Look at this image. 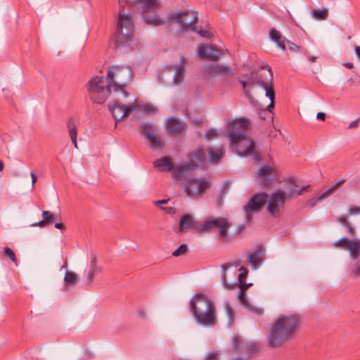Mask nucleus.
I'll use <instances>...</instances> for the list:
<instances>
[{"mask_svg":"<svg viewBox=\"0 0 360 360\" xmlns=\"http://www.w3.org/2000/svg\"><path fill=\"white\" fill-rule=\"evenodd\" d=\"M288 200L285 191L278 188L272 192L266 200V209L268 212L274 217H279Z\"/></svg>","mask_w":360,"mask_h":360,"instance_id":"9b49d317","label":"nucleus"},{"mask_svg":"<svg viewBox=\"0 0 360 360\" xmlns=\"http://www.w3.org/2000/svg\"><path fill=\"white\" fill-rule=\"evenodd\" d=\"M216 131L213 129L207 130L205 133V136L207 139L213 138L216 136Z\"/></svg>","mask_w":360,"mask_h":360,"instance_id":"5fc2aeb1","label":"nucleus"},{"mask_svg":"<svg viewBox=\"0 0 360 360\" xmlns=\"http://www.w3.org/2000/svg\"><path fill=\"white\" fill-rule=\"evenodd\" d=\"M344 182L345 180L338 181L335 184L330 186L328 189L330 191V192H332V193H333L338 189V187H340L341 185L344 184Z\"/></svg>","mask_w":360,"mask_h":360,"instance_id":"3c124183","label":"nucleus"},{"mask_svg":"<svg viewBox=\"0 0 360 360\" xmlns=\"http://www.w3.org/2000/svg\"><path fill=\"white\" fill-rule=\"evenodd\" d=\"M167 131L169 135L177 136L186 130L185 122H180L174 117H169L167 122Z\"/></svg>","mask_w":360,"mask_h":360,"instance_id":"393cba45","label":"nucleus"},{"mask_svg":"<svg viewBox=\"0 0 360 360\" xmlns=\"http://www.w3.org/2000/svg\"><path fill=\"white\" fill-rule=\"evenodd\" d=\"M249 125V120L241 118L236 121H230L228 127L231 129L229 132L230 138V146L233 150L240 157H252L254 162H259V155L255 151V142L252 139L247 136L243 131L234 130L237 127L246 128Z\"/></svg>","mask_w":360,"mask_h":360,"instance_id":"f03ea898","label":"nucleus"},{"mask_svg":"<svg viewBox=\"0 0 360 360\" xmlns=\"http://www.w3.org/2000/svg\"><path fill=\"white\" fill-rule=\"evenodd\" d=\"M316 118L318 120H325L326 119V115L324 112H319L316 114Z\"/></svg>","mask_w":360,"mask_h":360,"instance_id":"13d9d810","label":"nucleus"},{"mask_svg":"<svg viewBox=\"0 0 360 360\" xmlns=\"http://www.w3.org/2000/svg\"><path fill=\"white\" fill-rule=\"evenodd\" d=\"M359 121H360V118L356 119V120H355L352 121V122L349 124V129H352V128H356V127H357V126H358V124H359Z\"/></svg>","mask_w":360,"mask_h":360,"instance_id":"4d7b16f0","label":"nucleus"},{"mask_svg":"<svg viewBox=\"0 0 360 360\" xmlns=\"http://www.w3.org/2000/svg\"><path fill=\"white\" fill-rule=\"evenodd\" d=\"M227 53V49H216L208 45H201L198 47L199 57L211 59L212 60H217L221 56H224Z\"/></svg>","mask_w":360,"mask_h":360,"instance_id":"412c9836","label":"nucleus"},{"mask_svg":"<svg viewBox=\"0 0 360 360\" xmlns=\"http://www.w3.org/2000/svg\"><path fill=\"white\" fill-rule=\"evenodd\" d=\"M195 33L198 34L200 36H201L203 38L209 39L212 37V34L208 30H202V29H198L197 27V31L194 32Z\"/></svg>","mask_w":360,"mask_h":360,"instance_id":"09e8293b","label":"nucleus"},{"mask_svg":"<svg viewBox=\"0 0 360 360\" xmlns=\"http://www.w3.org/2000/svg\"><path fill=\"white\" fill-rule=\"evenodd\" d=\"M233 348L238 354L239 359H243L255 353L259 347L254 342H245L240 338L235 336L233 338Z\"/></svg>","mask_w":360,"mask_h":360,"instance_id":"dca6fc26","label":"nucleus"},{"mask_svg":"<svg viewBox=\"0 0 360 360\" xmlns=\"http://www.w3.org/2000/svg\"><path fill=\"white\" fill-rule=\"evenodd\" d=\"M187 249V245L185 244H182L172 252V256L179 257L180 255H182L186 252Z\"/></svg>","mask_w":360,"mask_h":360,"instance_id":"49530a36","label":"nucleus"},{"mask_svg":"<svg viewBox=\"0 0 360 360\" xmlns=\"http://www.w3.org/2000/svg\"><path fill=\"white\" fill-rule=\"evenodd\" d=\"M204 360H218L217 354L216 352H210L205 356Z\"/></svg>","mask_w":360,"mask_h":360,"instance_id":"864d4df0","label":"nucleus"},{"mask_svg":"<svg viewBox=\"0 0 360 360\" xmlns=\"http://www.w3.org/2000/svg\"><path fill=\"white\" fill-rule=\"evenodd\" d=\"M103 271V267L98 264L96 257L91 255L90 264L86 274V284L87 285H91L95 276L98 274H101Z\"/></svg>","mask_w":360,"mask_h":360,"instance_id":"4be33fe9","label":"nucleus"},{"mask_svg":"<svg viewBox=\"0 0 360 360\" xmlns=\"http://www.w3.org/2000/svg\"><path fill=\"white\" fill-rule=\"evenodd\" d=\"M240 274L238 276V282H239V288L240 291L238 294V298L240 301V303L248 311L255 314L257 315H262L264 314V309L262 307L254 306L251 304L246 298L245 290L248 289L249 286L252 285V283H245L243 282V280L246 278L248 271L246 268L241 266L239 269Z\"/></svg>","mask_w":360,"mask_h":360,"instance_id":"1a4fd4ad","label":"nucleus"},{"mask_svg":"<svg viewBox=\"0 0 360 360\" xmlns=\"http://www.w3.org/2000/svg\"><path fill=\"white\" fill-rule=\"evenodd\" d=\"M229 267V265L228 264H224L221 265V268L222 269L224 270V273L222 274L221 275V282H222V284L224 285V286L226 288V289H232L236 285H237L236 283H229L226 281V269Z\"/></svg>","mask_w":360,"mask_h":360,"instance_id":"58836bf2","label":"nucleus"},{"mask_svg":"<svg viewBox=\"0 0 360 360\" xmlns=\"http://www.w3.org/2000/svg\"><path fill=\"white\" fill-rule=\"evenodd\" d=\"M316 56H311L309 57V60L311 62V63H314L316 61Z\"/></svg>","mask_w":360,"mask_h":360,"instance_id":"0e129e2a","label":"nucleus"},{"mask_svg":"<svg viewBox=\"0 0 360 360\" xmlns=\"http://www.w3.org/2000/svg\"><path fill=\"white\" fill-rule=\"evenodd\" d=\"M207 158L205 150L202 148H198L188 154L187 162L181 163L176 165L173 174V179H182L186 174L199 165H202Z\"/></svg>","mask_w":360,"mask_h":360,"instance_id":"423d86ee","label":"nucleus"},{"mask_svg":"<svg viewBox=\"0 0 360 360\" xmlns=\"http://www.w3.org/2000/svg\"><path fill=\"white\" fill-rule=\"evenodd\" d=\"M90 99L96 103H103L110 94L111 89L109 84L105 82L103 77L96 76L91 78L86 85Z\"/></svg>","mask_w":360,"mask_h":360,"instance_id":"0eeeda50","label":"nucleus"},{"mask_svg":"<svg viewBox=\"0 0 360 360\" xmlns=\"http://www.w3.org/2000/svg\"><path fill=\"white\" fill-rule=\"evenodd\" d=\"M190 309L199 325L212 326L216 323L215 305L207 295L197 293L190 302Z\"/></svg>","mask_w":360,"mask_h":360,"instance_id":"7ed1b4c3","label":"nucleus"},{"mask_svg":"<svg viewBox=\"0 0 360 360\" xmlns=\"http://www.w3.org/2000/svg\"><path fill=\"white\" fill-rule=\"evenodd\" d=\"M160 209L165 212L168 214L173 215L176 213V209L173 207H162L160 206Z\"/></svg>","mask_w":360,"mask_h":360,"instance_id":"8fccbe9b","label":"nucleus"},{"mask_svg":"<svg viewBox=\"0 0 360 360\" xmlns=\"http://www.w3.org/2000/svg\"><path fill=\"white\" fill-rule=\"evenodd\" d=\"M170 25H176L181 33L197 31L198 12L191 10H177L169 13Z\"/></svg>","mask_w":360,"mask_h":360,"instance_id":"39448f33","label":"nucleus"},{"mask_svg":"<svg viewBox=\"0 0 360 360\" xmlns=\"http://www.w3.org/2000/svg\"><path fill=\"white\" fill-rule=\"evenodd\" d=\"M209 159L211 162L216 163L220 160L224 154L223 147L210 148L208 150Z\"/></svg>","mask_w":360,"mask_h":360,"instance_id":"473e14b6","label":"nucleus"},{"mask_svg":"<svg viewBox=\"0 0 360 360\" xmlns=\"http://www.w3.org/2000/svg\"><path fill=\"white\" fill-rule=\"evenodd\" d=\"M311 17L317 20H325L328 17V9L321 8L320 9H312L311 11Z\"/></svg>","mask_w":360,"mask_h":360,"instance_id":"72a5a7b5","label":"nucleus"},{"mask_svg":"<svg viewBox=\"0 0 360 360\" xmlns=\"http://www.w3.org/2000/svg\"><path fill=\"white\" fill-rule=\"evenodd\" d=\"M55 227L56 229H62L63 227V224L62 223H56L55 224Z\"/></svg>","mask_w":360,"mask_h":360,"instance_id":"69168bd1","label":"nucleus"},{"mask_svg":"<svg viewBox=\"0 0 360 360\" xmlns=\"http://www.w3.org/2000/svg\"><path fill=\"white\" fill-rule=\"evenodd\" d=\"M122 6H120V10ZM133 22L131 16L129 14L120 13L117 28L115 34V44L117 46H130L132 38Z\"/></svg>","mask_w":360,"mask_h":360,"instance_id":"6e6552de","label":"nucleus"},{"mask_svg":"<svg viewBox=\"0 0 360 360\" xmlns=\"http://www.w3.org/2000/svg\"><path fill=\"white\" fill-rule=\"evenodd\" d=\"M3 252L6 257L10 259L15 264V265H17V259L15 253L10 248H4Z\"/></svg>","mask_w":360,"mask_h":360,"instance_id":"37998d69","label":"nucleus"},{"mask_svg":"<svg viewBox=\"0 0 360 360\" xmlns=\"http://www.w3.org/2000/svg\"><path fill=\"white\" fill-rule=\"evenodd\" d=\"M252 81H256L257 84L259 85L264 91L265 96L269 98L270 103L267 105L266 109L268 111L271 112V109L274 107V98L275 94L272 87V85L269 84L268 82H264L260 78L251 79L248 82L241 81L240 83L243 85L244 89H245L247 86H250L252 84Z\"/></svg>","mask_w":360,"mask_h":360,"instance_id":"6ab92c4d","label":"nucleus"},{"mask_svg":"<svg viewBox=\"0 0 360 360\" xmlns=\"http://www.w3.org/2000/svg\"><path fill=\"white\" fill-rule=\"evenodd\" d=\"M135 108L136 106L134 104L125 105L117 102L108 105L109 110L115 121V125L117 124V122L124 117L128 116L130 112L135 109Z\"/></svg>","mask_w":360,"mask_h":360,"instance_id":"aec40b11","label":"nucleus"},{"mask_svg":"<svg viewBox=\"0 0 360 360\" xmlns=\"http://www.w3.org/2000/svg\"><path fill=\"white\" fill-rule=\"evenodd\" d=\"M198 225H195L193 218L188 214H184L180 219L179 231H184L185 229L191 228L196 230Z\"/></svg>","mask_w":360,"mask_h":360,"instance_id":"c756f323","label":"nucleus"},{"mask_svg":"<svg viewBox=\"0 0 360 360\" xmlns=\"http://www.w3.org/2000/svg\"><path fill=\"white\" fill-rule=\"evenodd\" d=\"M300 326V319L295 314H281L269 327L266 342L269 347H280L293 339Z\"/></svg>","mask_w":360,"mask_h":360,"instance_id":"f257e3e1","label":"nucleus"},{"mask_svg":"<svg viewBox=\"0 0 360 360\" xmlns=\"http://www.w3.org/2000/svg\"><path fill=\"white\" fill-rule=\"evenodd\" d=\"M169 201V199H163L160 200L154 201L153 204L160 207L161 205L167 204Z\"/></svg>","mask_w":360,"mask_h":360,"instance_id":"6e6d98bb","label":"nucleus"},{"mask_svg":"<svg viewBox=\"0 0 360 360\" xmlns=\"http://www.w3.org/2000/svg\"><path fill=\"white\" fill-rule=\"evenodd\" d=\"M219 75L221 76L233 75L234 72L231 68L226 64H218Z\"/></svg>","mask_w":360,"mask_h":360,"instance_id":"ea45409f","label":"nucleus"},{"mask_svg":"<svg viewBox=\"0 0 360 360\" xmlns=\"http://www.w3.org/2000/svg\"><path fill=\"white\" fill-rule=\"evenodd\" d=\"M339 222L345 227L346 231L349 234H353L354 229L348 224V220L345 217H340L338 219Z\"/></svg>","mask_w":360,"mask_h":360,"instance_id":"79ce46f5","label":"nucleus"},{"mask_svg":"<svg viewBox=\"0 0 360 360\" xmlns=\"http://www.w3.org/2000/svg\"><path fill=\"white\" fill-rule=\"evenodd\" d=\"M205 72L209 75H219L218 65H210L205 66Z\"/></svg>","mask_w":360,"mask_h":360,"instance_id":"c03bdc74","label":"nucleus"},{"mask_svg":"<svg viewBox=\"0 0 360 360\" xmlns=\"http://www.w3.org/2000/svg\"><path fill=\"white\" fill-rule=\"evenodd\" d=\"M43 219L38 223H34L31 224V226H39L44 227L45 226L50 224L55 221L57 219V215L54 214L49 211L42 212Z\"/></svg>","mask_w":360,"mask_h":360,"instance_id":"7c9ffc66","label":"nucleus"},{"mask_svg":"<svg viewBox=\"0 0 360 360\" xmlns=\"http://www.w3.org/2000/svg\"><path fill=\"white\" fill-rule=\"evenodd\" d=\"M260 257H261V250H257L255 251H253L248 255L247 259L250 262V266L252 269H257L259 266L260 263H261Z\"/></svg>","mask_w":360,"mask_h":360,"instance_id":"2f4dec72","label":"nucleus"},{"mask_svg":"<svg viewBox=\"0 0 360 360\" xmlns=\"http://www.w3.org/2000/svg\"><path fill=\"white\" fill-rule=\"evenodd\" d=\"M30 176L32 178V184L33 186L37 181V177L34 172L30 173Z\"/></svg>","mask_w":360,"mask_h":360,"instance_id":"680f3d73","label":"nucleus"},{"mask_svg":"<svg viewBox=\"0 0 360 360\" xmlns=\"http://www.w3.org/2000/svg\"><path fill=\"white\" fill-rule=\"evenodd\" d=\"M138 316L140 319H146L147 316L146 314L144 311H140L138 312Z\"/></svg>","mask_w":360,"mask_h":360,"instance_id":"052dcab7","label":"nucleus"},{"mask_svg":"<svg viewBox=\"0 0 360 360\" xmlns=\"http://www.w3.org/2000/svg\"><path fill=\"white\" fill-rule=\"evenodd\" d=\"M153 166L158 168L161 172H174L176 165L174 166L172 159L169 157H164L156 160L153 162Z\"/></svg>","mask_w":360,"mask_h":360,"instance_id":"a878e982","label":"nucleus"},{"mask_svg":"<svg viewBox=\"0 0 360 360\" xmlns=\"http://www.w3.org/2000/svg\"><path fill=\"white\" fill-rule=\"evenodd\" d=\"M334 246L349 251L350 257L353 259H356L360 254V239L349 240L345 237L334 243ZM352 274L354 276H360V262H357L352 269Z\"/></svg>","mask_w":360,"mask_h":360,"instance_id":"f8f14e48","label":"nucleus"},{"mask_svg":"<svg viewBox=\"0 0 360 360\" xmlns=\"http://www.w3.org/2000/svg\"><path fill=\"white\" fill-rule=\"evenodd\" d=\"M141 128L153 150H160L165 146L164 139L158 135L157 129L152 123L143 122Z\"/></svg>","mask_w":360,"mask_h":360,"instance_id":"f3484780","label":"nucleus"},{"mask_svg":"<svg viewBox=\"0 0 360 360\" xmlns=\"http://www.w3.org/2000/svg\"><path fill=\"white\" fill-rule=\"evenodd\" d=\"M224 309L228 316L229 322H233L235 319V311L229 302H224Z\"/></svg>","mask_w":360,"mask_h":360,"instance_id":"a19ab883","label":"nucleus"},{"mask_svg":"<svg viewBox=\"0 0 360 360\" xmlns=\"http://www.w3.org/2000/svg\"><path fill=\"white\" fill-rule=\"evenodd\" d=\"M286 186V195L288 199L297 198L301 195L302 192L308 188V186H301L298 185L294 179H289L285 182Z\"/></svg>","mask_w":360,"mask_h":360,"instance_id":"b1692460","label":"nucleus"},{"mask_svg":"<svg viewBox=\"0 0 360 360\" xmlns=\"http://www.w3.org/2000/svg\"><path fill=\"white\" fill-rule=\"evenodd\" d=\"M2 91H3L4 93H5V96L7 98V97H8V89H2Z\"/></svg>","mask_w":360,"mask_h":360,"instance_id":"338daca9","label":"nucleus"},{"mask_svg":"<svg viewBox=\"0 0 360 360\" xmlns=\"http://www.w3.org/2000/svg\"><path fill=\"white\" fill-rule=\"evenodd\" d=\"M345 68H349V69H352L354 67V65L352 63H350V62H347V63H344L342 64Z\"/></svg>","mask_w":360,"mask_h":360,"instance_id":"e2e57ef3","label":"nucleus"},{"mask_svg":"<svg viewBox=\"0 0 360 360\" xmlns=\"http://www.w3.org/2000/svg\"><path fill=\"white\" fill-rule=\"evenodd\" d=\"M141 110L148 114H154L157 112V108L150 104H144L141 107Z\"/></svg>","mask_w":360,"mask_h":360,"instance_id":"a18cd8bd","label":"nucleus"},{"mask_svg":"<svg viewBox=\"0 0 360 360\" xmlns=\"http://www.w3.org/2000/svg\"><path fill=\"white\" fill-rule=\"evenodd\" d=\"M332 194V192L328 188L326 191L319 194L316 198L311 199L308 203L311 207L315 206L318 202L325 200Z\"/></svg>","mask_w":360,"mask_h":360,"instance_id":"c9c22d12","label":"nucleus"},{"mask_svg":"<svg viewBox=\"0 0 360 360\" xmlns=\"http://www.w3.org/2000/svg\"><path fill=\"white\" fill-rule=\"evenodd\" d=\"M4 169V163L2 161H0V172H1Z\"/></svg>","mask_w":360,"mask_h":360,"instance_id":"774afa93","label":"nucleus"},{"mask_svg":"<svg viewBox=\"0 0 360 360\" xmlns=\"http://www.w3.org/2000/svg\"><path fill=\"white\" fill-rule=\"evenodd\" d=\"M76 122L75 119L71 117L68 119L67 122V127L68 129V133L71 139L72 144L74 145L76 149L78 148L77 143V128L76 125Z\"/></svg>","mask_w":360,"mask_h":360,"instance_id":"c85d7f7f","label":"nucleus"},{"mask_svg":"<svg viewBox=\"0 0 360 360\" xmlns=\"http://www.w3.org/2000/svg\"><path fill=\"white\" fill-rule=\"evenodd\" d=\"M269 39L276 44L277 47L285 51L286 49V39L275 28H271L269 31Z\"/></svg>","mask_w":360,"mask_h":360,"instance_id":"bb28decb","label":"nucleus"},{"mask_svg":"<svg viewBox=\"0 0 360 360\" xmlns=\"http://www.w3.org/2000/svg\"><path fill=\"white\" fill-rule=\"evenodd\" d=\"M255 177L257 181L264 187L273 186L279 179L277 170L269 165H262L257 171Z\"/></svg>","mask_w":360,"mask_h":360,"instance_id":"2eb2a0df","label":"nucleus"},{"mask_svg":"<svg viewBox=\"0 0 360 360\" xmlns=\"http://www.w3.org/2000/svg\"><path fill=\"white\" fill-rule=\"evenodd\" d=\"M144 22L150 25L155 27H160L164 26L167 27H170V19H169V13L164 16L161 17L158 15L153 14L150 15H146L143 18Z\"/></svg>","mask_w":360,"mask_h":360,"instance_id":"5701e85b","label":"nucleus"},{"mask_svg":"<svg viewBox=\"0 0 360 360\" xmlns=\"http://www.w3.org/2000/svg\"><path fill=\"white\" fill-rule=\"evenodd\" d=\"M286 43L288 45L289 49L292 52H298L299 51L300 47L297 45L295 44L294 43H292V42H291L290 41H286Z\"/></svg>","mask_w":360,"mask_h":360,"instance_id":"603ef678","label":"nucleus"},{"mask_svg":"<svg viewBox=\"0 0 360 360\" xmlns=\"http://www.w3.org/2000/svg\"><path fill=\"white\" fill-rule=\"evenodd\" d=\"M347 212L349 216H355L360 214V206L349 205L347 208Z\"/></svg>","mask_w":360,"mask_h":360,"instance_id":"de8ad7c7","label":"nucleus"},{"mask_svg":"<svg viewBox=\"0 0 360 360\" xmlns=\"http://www.w3.org/2000/svg\"><path fill=\"white\" fill-rule=\"evenodd\" d=\"M158 77L160 81L178 85L184 79V70L181 65H172L164 68Z\"/></svg>","mask_w":360,"mask_h":360,"instance_id":"ddd939ff","label":"nucleus"},{"mask_svg":"<svg viewBox=\"0 0 360 360\" xmlns=\"http://www.w3.org/2000/svg\"><path fill=\"white\" fill-rule=\"evenodd\" d=\"M133 2L143 12L153 11L159 7L158 0H133Z\"/></svg>","mask_w":360,"mask_h":360,"instance_id":"cd10ccee","label":"nucleus"},{"mask_svg":"<svg viewBox=\"0 0 360 360\" xmlns=\"http://www.w3.org/2000/svg\"><path fill=\"white\" fill-rule=\"evenodd\" d=\"M78 281V275L73 271H66L64 276V282L66 286L75 285Z\"/></svg>","mask_w":360,"mask_h":360,"instance_id":"4c0bfd02","label":"nucleus"},{"mask_svg":"<svg viewBox=\"0 0 360 360\" xmlns=\"http://www.w3.org/2000/svg\"><path fill=\"white\" fill-rule=\"evenodd\" d=\"M332 194V192L328 188L326 191L319 194L316 198L311 199L308 203L311 207L315 206L318 202L325 200Z\"/></svg>","mask_w":360,"mask_h":360,"instance_id":"f704fd0d","label":"nucleus"},{"mask_svg":"<svg viewBox=\"0 0 360 360\" xmlns=\"http://www.w3.org/2000/svg\"><path fill=\"white\" fill-rule=\"evenodd\" d=\"M210 187V183L205 179H189L185 183V192L188 197L202 194Z\"/></svg>","mask_w":360,"mask_h":360,"instance_id":"a211bd4d","label":"nucleus"},{"mask_svg":"<svg viewBox=\"0 0 360 360\" xmlns=\"http://www.w3.org/2000/svg\"><path fill=\"white\" fill-rule=\"evenodd\" d=\"M354 53L356 58L360 60V46H356L354 47Z\"/></svg>","mask_w":360,"mask_h":360,"instance_id":"bf43d9fd","label":"nucleus"},{"mask_svg":"<svg viewBox=\"0 0 360 360\" xmlns=\"http://www.w3.org/2000/svg\"><path fill=\"white\" fill-rule=\"evenodd\" d=\"M131 69L128 65H112L107 72V82L114 91L123 92L127 96L126 84L132 77Z\"/></svg>","mask_w":360,"mask_h":360,"instance_id":"20e7f679","label":"nucleus"},{"mask_svg":"<svg viewBox=\"0 0 360 360\" xmlns=\"http://www.w3.org/2000/svg\"><path fill=\"white\" fill-rule=\"evenodd\" d=\"M231 224L224 217H213L205 219L204 222L196 227V231L200 233H209L214 228H217L221 238L226 239L228 236V230Z\"/></svg>","mask_w":360,"mask_h":360,"instance_id":"9d476101","label":"nucleus"},{"mask_svg":"<svg viewBox=\"0 0 360 360\" xmlns=\"http://www.w3.org/2000/svg\"><path fill=\"white\" fill-rule=\"evenodd\" d=\"M332 194V192L328 188L326 191L319 194L316 198L311 199L308 203L311 207L315 206L318 202L325 200Z\"/></svg>","mask_w":360,"mask_h":360,"instance_id":"e433bc0d","label":"nucleus"},{"mask_svg":"<svg viewBox=\"0 0 360 360\" xmlns=\"http://www.w3.org/2000/svg\"><path fill=\"white\" fill-rule=\"evenodd\" d=\"M267 195L265 192L255 193L243 207L247 222L252 221V215L258 213L266 202Z\"/></svg>","mask_w":360,"mask_h":360,"instance_id":"4468645a","label":"nucleus"}]
</instances>
